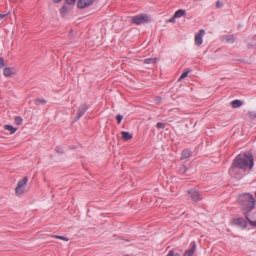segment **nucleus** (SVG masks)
Here are the masks:
<instances>
[{"label": "nucleus", "instance_id": "obj_2", "mask_svg": "<svg viewBox=\"0 0 256 256\" xmlns=\"http://www.w3.org/2000/svg\"><path fill=\"white\" fill-rule=\"evenodd\" d=\"M239 204L242 209L252 210L255 208V200L254 196L248 193L240 196Z\"/></svg>", "mask_w": 256, "mask_h": 256}, {"label": "nucleus", "instance_id": "obj_33", "mask_svg": "<svg viewBox=\"0 0 256 256\" xmlns=\"http://www.w3.org/2000/svg\"><path fill=\"white\" fill-rule=\"evenodd\" d=\"M250 224L253 227H256V220L252 221V220H249Z\"/></svg>", "mask_w": 256, "mask_h": 256}, {"label": "nucleus", "instance_id": "obj_12", "mask_svg": "<svg viewBox=\"0 0 256 256\" xmlns=\"http://www.w3.org/2000/svg\"><path fill=\"white\" fill-rule=\"evenodd\" d=\"M16 73V70L14 68L10 67L5 68L3 70L4 75L8 77Z\"/></svg>", "mask_w": 256, "mask_h": 256}, {"label": "nucleus", "instance_id": "obj_32", "mask_svg": "<svg viewBox=\"0 0 256 256\" xmlns=\"http://www.w3.org/2000/svg\"><path fill=\"white\" fill-rule=\"evenodd\" d=\"M76 0H66V2L68 4H74Z\"/></svg>", "mask_w": 256, "mask_h": 256}, {"label": "nucleus", "instance_id": "obj_25", "mask_svg": "<svg viewBox=\"0 0 256 256\" xmlns=\"http://www.w3.org/2000/svg\"><path fill=\"white\" fill-rule=\"evenodd\" d=\"M166 256H180L178 253H174L173 250H170Z\"/></svg>", "mask_w": 256, "mask_h": 256}, {"label": "nucleus", "instance_id": "obj_16", "mask_svg": "<svg viewBox=\"0 0 256 256\" xmlns=\"http://www.w3.org/2000/svg\"><path fill=\"white\" fill-rule=\"evenodd\" d=\"M186 14V10L180 9L176 10L174 14V18H179L182 17V16H185Z\"/></svg>", "mask_w": 256, "mask_h": 256}, {"label": "nucleus", "instance_id": "obj_11", "mask_svg": "<svg viewBox=\"0 0 256 256\" xmlns=\"http://www.w3.org/2000/svg\"><path fill=\"white\" fill-rule=\"evenodd\" d=\"M221 39L224 42L234 43L236 40V37L233 34H226L223 36Z\"/></svg>", "mask_w": 256, "mask_h": 256}, {"label": "nucleus", "instance_id": "obj_24", "mask_svg": "<svg viewBox=\"0 0 256 256\" xmlns=\"http://www.w3.org/2000/svg\"><path fill=\"white\" fill-rule=\"evenodd\" d=\"M166 126V124L162 122H158L156 125V127L157 128H162L164 129L165 128Z\"/></svg>", "mask_w": 256, "mask_h": 256}, {"label": "nucleus", "instance_id": "obj_10", "mask_svg": "<svg viewBox=\"0 0 256 256\" xmlns=\"http://www.w3.org/2000/svg\"><path fill=\"white\" fill-rule=\"evenodd\" d=\"M234 223L236 225L240 226L243 229L247 226V222L243 218H238L234 220Z\"/></svg>", "mask_w": 256, "mask_h": 256}, {"label": "nucleus", "instance_id": "obj_18", "mask_svg": "<svg viewBox=\"0 0 256 256\" xmlns=\"http://www.w3.org/2000/svg\"><path fill=\"white\" fill-rule=\"evenodd\" d=\"M190 72V70L189 69H186L184 70V71L182 72V74H181L180 76L178 78V81H180L184 79L185 78H186L188 72Z\"/></svg>", "mask_w": 256, "mask_h": 256}, {"label": "nucleus", "instance_id": "obj_9", "mask_svg": "<svg viewBox=\"0 0 256 256\" xmlns=\"http://www.w3.org/2000/svg\"><path fill=\"white\" fill-rule=\"evenodd\" d=\"M196 250V244L192 241L190 243L189 248L185 251L184 256H192Z\"/></svg>", "mask_w": 256, "mask_h": 256}, {"label": "nucleus", "instance_id": "obj_22", "mask_svg": "<svg viewBox=\"0 0 256 256\" xmlns=\"http://www.w3.org/2000/svg\"><path fill=\"white\" fill-rule=\"evenodd\" d=\"M187 168L185 166H182L178 168V171L180 173L184 174L186 172Z\"/></svg>", "mask_w": 256, "mask_h": 256}, {"label": "nucleus", "instance_id": "obj_23", "mask_svg": "<svg viewBox=\"0 0 256 256\" xmlns=\"http://www.w3.org/2000/svg\"><path fill=\"white\" fill-rule=\"evenodd\" d=\"M22 118L20 116H18L15 118L14 122L16 124H20L22 123Z\"/></svg>", "mask_w": 256, "mask_h": 256}, {"label": "nucleus", "instance_id": "obj_37", "mask_svg": "<svg viewBox=\"0 0 256 256\" xmlns=\"http://www.w3.org/2000/svg\"><path fill=\"white\" fill-rule=\"evenodd\" d=\"M6 14H0V19L4 18L6 16Z\"/></svg>", "mask_w": 256, "mask_h": 256}, {"label": "nucleus", "instance_id": "obj_14", "mask_svg": "<svg viewBox=\"0 0 256 256\" xmlns=\"http://www.w3.org/2000/svg\"><path fill=\"white\" fill-rule=\"evenodd\" d=\"M121 134H122V138L124 141L128 140L131 139L132 138V134H130L128 132H124H124H121Z\"/></svg>", "mask_w": 256, "mask_h": 256}, {"label": "nucleus", "instance_id": "obj_30", "mask_svg": "<svg viewBox=\"0 0 256 256\" xmlns=\"http://www.w3.org/2000/svg\"><path fill=\"white\" fill-rule=\"evenodd\" d=\"M248 114L252 118H254L256 117V112H248Z\"/></svg>", "mask_w": 256, "mask_h": 256}, {"label": "nucleus", "instance_id": "obj_7", "mask_svg": "<svg viewBox=\"0 0 256 256\" xmlns=\"http://www.w3.org/2000/svg\"><path fill=\"white\" fill-rule=\"evenodd\" d=\"M205 34V31L203 29L199 30L198 32H197L194 36V42L195 44L197 46H200L202 43V36Z\"/></svg>", "mask_w": 256, "mask_h": 256}, {"label": "nucleus", "instance_id": "obj_1", "mask_svg": "<svg viewBox=\"0 0 256 256\" xmlns=\"http://www.w3.org/2000/svg\"><path fill=\"white\" fill-rule=\"evenodd\" d=\"M254 166V157L251 154L248 152L244 154H238L233 160L229 172L235 174L238 169L249 172L252 170Z\"/></svg>", "mask_w": 256, "mask_h": 256}, {"label": "nucleus", "instance_id": "obj_38", "mask_svg": "<svg viewBox=\"0 0 256 256\" xmlns=\"http://www.w3.org/2000/svg\"><path fill=\"white\" fill-rule=\"evenodd\" d=\"M62 0H53L54 2L55 3H59Z\"/></svg>", "mask_w": 256, "mask_h": 256}, {"label": "nucleus", "instance_id": "obj_35", "mask_svg": "<svg viewBox=\"0 0 256 256\" xmlns=\"http://www.w3.org/2000/svg\"><path fill=\"white\" fill-rule=\"evenodd\" d=\"M244 216H245L246 218L249 222V220H250L249 218L248 215V212H244Z\"/></svg>", "mask_w": 256, "mask_h": 256}, {"label": "nucleus", "instance_id": "obj_26", "mask_svg": "<svg viewBox=\"0 0 256 256\" xmlns=\"http://www.w3.org/2000/svg\"><path fill=\"white\" fill-rule=\"evenodd\" d=\"M123 116L122 115H120V114H118L116 116V120H117V122L118 124H120V122H121V121L122 120L123 118Z\"/></svg>", "mask_w": 256, "mask_h": 256}, {"label": "nucleus", "instance_id": "obj_34", "mask_svg": "<svg viewBox=\"0 0 256 256\" xmlns=\"http://www.w3.org/2000/svg\"><path fill=\"white\" fill-rule=\"evenodd\" d=\"M175 18H174V16L172 18L168 20L167 22H175Z\"/></svg>", "mask_w": 256, "mask_h": 256}, {"label": "nucleus", "instance_id": "obj_8", "mask_svg": "<svg viewBox=\"0 0 256 256\" xmlns=\"http://www.w3.org/2000/svg\"><path fill=\"white\" fill-rule=\"evenodd\" d=\"M94 0H78L76 6L79 8H84L92 4Z\"/></svg>", "mask_w": 256, "mask_h": 256}, {"label": "nucleus", "instance_id": "obj_3", "mask_svg": "<svg viewBox=\"0 0 256 256\" xmlns=\"http://www.w3.org/2000/svg\"><path fill=\"white\" fill-rule=\"evenodd\" d=\"M28 180V177L24 176L22 179L18 181L16 187L15 188V193L17 196H20L23 194L24 190L26 188Z\"/></svg>", "mask_w": 256, "mask_h": 256}, {"label": "nucleus", "instance_id": "obj_20", "mask_svg": "<svg viewBox=\"0 0 256 256\" xmlns=\"http://www.w3.org/2000/svg\"><path fill=\"white\" fill-rule=\"evenodd\" d=\"M60 12L61 14L64 16L68 14V8L66 6H64L60 8Z\"/></svg>", "mask_w": 256, "mask_h": 256}, {"label": "nucleus", "instance_id": "obj_4", "mask_svg": "<svg viewBox=\"0 0 256 256\" xmlns=\"http://www.w3.org/2000/svg\"><path fill=\"white\" fill-rule=\"evenodd\" d=\"M131 22L136 25H140L142 23H148L150 22V18L146 14H142L134 16L131 18Z\"/></svg>", "mask_w": 256, "mask_h": 256}, {"label": "nucleus", "instance_id": "obj_21", "mask_svg": "<svg viewBox=\"0 0 256 256\" xmlns=\"http://www.w3.org/2000/svg\"><path fill=\"white\" fill-rule=\"evenodd\" d=\"M46 103V101L44 99H36L35 100V104L37 105L39 104H42L43 105L45 104Z\"/></svg>", "mask_w": 256, "mask_h": 256}, {"label": "nucleus", "instance_id": "obj_15", "mask_svg": "<svg viewBox=\"0 0 256 256\" xmlns=\"http://www.w3.org/2000/svg\"><path fill=\"white\" fill-rule=\"evenodd\" d=\"M242 102L239 100H236L231 102V106L233 108H236L242 105Z\"/></svg>", "mask_w": 256, "mask_h": 256}, {"label": "nucleus", "instance_id": "obj_5", "mask_svg": "<svg viewBox=\"0 0 256 256\" xmlns=\"http://www.w3.org/2000/svg\"><path fill=\"white\" fill-rule=\"evenodd\" d=\"M186 196L191 200L196 202L202 199V194L195 188H192L188 191Z\"/></svg>", "mask_w": 256, "mask_h": 256}, {"label": "nucleus", "instance_id": "obj_29", "mask_svg": "<svg viewBox=\"0 0 256 256\" xmlns=\"http://www.w3.org/2000/svg\"><path fill=\"white\" fill-rule=\"evenodd\" d=\"M5 66L4 58L0 57V68H2Z\"/></svg>", "mask_w": 256, "mask_h": 256}, {"label": "nucleus", "instance_id": "obj_13", "mask_svg": "<svg viewBox=\"0 0 256 256\" xmlns=\"http://www.w3.org/2000/svg\"><path fill=\"white\" fill-rule=\"evenodd\" d=\"M192 152L188 148H185L182 151L180 158L181 160L186 159L192 156Z\"/></svg>", "mask_w": 256, "mask_h": 256}, {"label": "nucleus", "instance_id": "obj_17", "mask_svg": "<svg viewBox=\"0 0 256 256\" xmlns=\"http://www.w3.org/2000/svg\"><path fill=\"white\" fill-rule=\"evenodd\" d=\"M4 128L6 130H9L10 134H14L16 132V131L18 130V128H14L12 126L8 124H6L4 126Z\"/></svg>", "mask_w": 256, "mask_h": 256}, {"label": "nucleus", "instance_id": "obj_6", "mask_svg": "<svg viewBox=\"0 0 256 256\" xmlns=\"http://www.w3.org/2000/svg\"><path fill=\"white\" fill-rule=\"evenodd\" d=\"M88 108L89 106L86 104H81L78 108V113L74 118V122L77 121L81 116H82Z\"/></svg>", "mask_w": 256, "mask_h": 256}, {"label": "nucleus", "instance_id": "obj_19", "mask_svg": "<svg viewBox=\"0 0 256 256\" xmlns=\"http://www.w3.org/2000/svg\"><path fill=\"white\" fill-rule=\"evenodd\" d=\"M144 62L146 64H155L156 62V59L152 58H146L144 60Z\"/></svg>", "mask_w": 256, "mask_h": 256}, {"label": "nucleus", "instance_id": "obj_27", "mask_svg": "<svg viewBox=\"0 0 256 256\" xmlns=\"http://www.w3.org/2000/svg\"><path fill=\"white\" fill-rule=\"evenodd\" d=\"M55 150H56V152L59 154H62L64 153V150L60 146H56Z\"/></svg>", "mask_w": 256, "mask_h": 256}, {"label": "nucleus", "instance_id": "obj_31", "mask_svg": "<svg viewBox=\"0 0 256 256\" xmlns=\"http://www.w3.org/2000/svg\"><path fill=\"white\" fill-rule=\"evenodd\" d=\"M162 100V98L160 96H156L155 98H154V102H156V103H159V102H160Z\"/></svg>", "mask_w": 256, "mask_h": 256}, {"label": "nucleus", "instance_id": "obj_28", "mask_svg": "<svg viewBox=\"0 0 256 256\" xmlns=\"http://www.w3.org/2000/svg\"><path fill=\"white\" fill-rule=\"evenodd\" d=\"M54 237L66 241H68V238L64 236L55 235Z\"/></svg>", "mask_w": 256, "mask_h": 256}, {"label": "nucleus", "instance_id": "obj_36", "mask_svg": "<svg viewBox=\"0 0 256 256\" xmlns=\"http://www.w3.org/2000/svg\"><path fill=\"white\" fill-rule=\"evenodd\" d=\"M222 6V4L220 2V1H218V2H216V6L218 8H220V7Z\"/></svg>", "mask_w": 256, "mask_h": 256}]
</instances>
